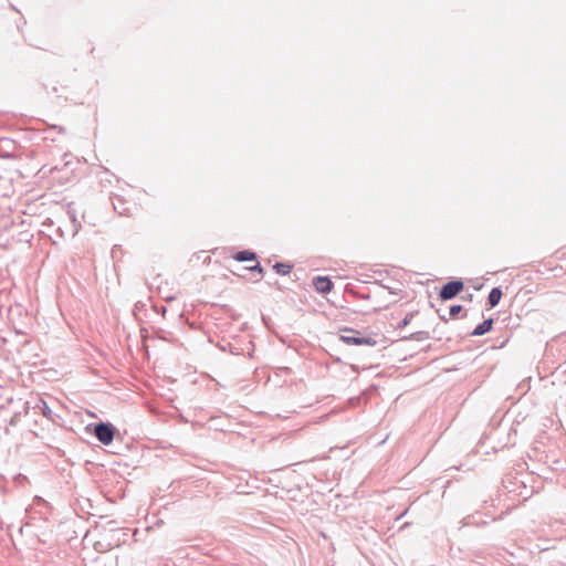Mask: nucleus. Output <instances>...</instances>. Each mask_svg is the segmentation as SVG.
Returning <instances> with one entry per match:
<instances>
[{"label":"nucleus","mask_w":566,"mask_h":566,"mask_svg":"<svg viewBox=\"0 0 566 566\" xmlns=\"http://www.w3.org/2000/svg\"><path fill=\"white\" fill-rule=\"evenodd\" d=\"M492 325H493V319H491V318L490 319H485L483 323H481L480 325H478L474 328L472 335H474V336L483 335V334H485V333L491 331Z\"/></svg>","instance_id":"5"},{"label":"nucleus","mask_w":566,"mask_h":566,"mask_svg":"<svg viewBox=\"0 0 566 566\" xmlns=\"http://www.w3.org/2000/svg\"><path fill=\"white\" fill-rule=\"evenodd\" d=\"M247 269H248V270H250V271H255V270H258L260 273L263 271V270H262V268L260 266L259 262H256V263H255L254 265H252V266H248Z\"/></svg>","instance_id":"10"},{"label":"nucleus","mask_w":566,"mask_h":566,"mask_svg":"<svg viewBox=\"0 0 566 566\" xmlns=\"http://www.w3.org/2000/svg\"><path fill=\"white\" fill-rule=\"evenodd\" d=\"M95 436L103 444H109L114 439V428L109 423H99L95 427Z\"/></svg>","instance_id":"2"},{"label":"nucleus","mask_w":566,"mask_h":566,"mask_svg":"<svg viewBox=\"0 0 566 566\" xmlns=\"http://www.w3.org/2000/svg\"><path fill=\"white\" fill-rule=\"evenodd\" d=\"M461 311H462V306L461 305H453V306L450 307V315L452 317H455Z\"/></svg>","instance_id":"9"},{"label":"nucleus","mask_w":566,"mask_h":566,"mask_svg":"<svg viewBox=\"0 0 566 566\" xmlns=\"http://www.w3.org/2000/svg\"><path fill=\"white\" fill-rule=\"evenodd\" d=\"M274 270L281 275H286L291 272L292 265L285 263H276L274 265Z\"/></svg>","instance_id":"8"},{"label":"nucleus","mask_w":566,"mask_h":566,"mask_svg":"<svg viewBox=\"0 0 566 566\" xmlns=\"http://www.w3.org/2000/svg\"><path fill=\"white\" fill-rule=\"evenodd\" d=\"M502 297V291L499 287H494L491 290L489 294V304L491 307H494L499 304Z\"/></svg>","instance_id":"6"},{"label":"nucleus","mask_w":566,"mask_h":566,"mask_svg":"<svg viewBox=\"0 0 566 566\" xmlns=\"http://www.w3.org/2000/svg\"><path fill=\"white\" fill-rule=\"evenodd\" d=\"M463 290V283L461 281H452L442 286L440 291V297L442 300H450L459 294Z\"/></svg>","instance_id":"3"},{"label":"nucleus","mask_w":566,"mask_h":566,"mask_svg":"<svg viewBox=\"0 0 566 566\" xmlns=\"http://www.w3.org/2000/svg\"><path fill=\"white\" fill-rule=\"evenodd\" d=\"M313 284H314L316 291L319 293H328L333 286L331 280L326 276L315 277Z\"/></svg>","instance_id":"4"},{"label":"nucleus","mask_w":566,"mask_h":566,"mask_svg":"<svg viewBox=\"0 0 566 566\" xmlns=\"http://www.w3.org/2000/svg\"><path fill=\"white\" fill-rule=\"evenodd\" d=\"M339 339L353 346H375L377 342L370 336H364L361 332L354 328H342L339 331Z\"/></svg>","instance_id":"1"},{"label":"nucleus","mask_w":566,"mask_h":566,"mask_svg":"<svg viewBox=\"0 0 566 566\" xmlns=\"http://www.w3.org/2000/svg\"><path fill=\"white\" fill-rule=\"evenodd\" d=\"M255 254L251 251H241L234 255V260L239 262L255 261Z\"/></svg>","instance_id":"7"}]
</instances>
